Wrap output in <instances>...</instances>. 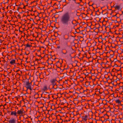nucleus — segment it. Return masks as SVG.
Wrapping results in <instances>:
<instances>
[{
  "label": "nucleus",
  "instance_id": "7c9ffc66",
  "mask_svg": "<svg viewBox=\"0 0 123 123\" xmlns=\"http://www.w3.org/2000/svg\"><path fill=\"white\" fill-rule=\"evenodd\" d=\"M28 117L30 118H31V116H30V117H29V116H28Z\"/></svg>",
  "mask_w": 123,
  "mask_h": 123
},
{
  "label": "nucleus",
  "instance_id": "72a5a7b5",
  "mask_svg": "<svg viewBox=\"0 0 123 123\" xmlns=\"http://www.w3.org/2000/svg\"><path fill=\"white\" fill-rule=\"evenodd\" d=\"M65 121H66L67 122L68 121V120H65Z\"/></svg>",
  "mask_w": 123,
  "mask_h": 123
},
{
  "label": "nucleus",
  "instance_id": "37998d69",
  "mask_svg": "<svg viewBox=\"0 0 123 123\" xmlns=\"http://www.w3.org/2000/svg\"><path fill=\"white\" fill-rule=\"evenodd\" d=\"M96 123H97V121H96Z\"/></svg>",
  "mask_w": 123,
  "mask_h": 123
},
{
  "label": "nucleus",
  "instance_id": "1a4fd4ad",
  "mask_svg": "<svg viewBox=\"0 0 123 123\" xmlns=\"http://www.w3.org/2000/svg\"><path fill=\"white\" fill-rule=\"evenodd\" d=\"M15 60L14 59L12 60L10 62V63L12 65H14L15 63Z\"/></svg>",
  "mask_w": 123,
  "mask_h": 123
},
{
  "label": "nucleus",
  "instance_id": "79ce46f5",
  "mask_svg": "<svg viewBox=\"0 0 123 123\" xmlns=\"http://www.w3.org/2000/svg\"><path fill=\"white\" fill-rule=\"evenodd\" d=\"M46 117L47 118V116H46Z\"/></svg>",
  "mask_w": 123,
  "mask_h": 123
},
{
  "label": "nucleus",
  "instance_id": "20e7f679",
  "mask_svg": "<svg viewBox=\"0 0 123 123\" xmlns=\"http://www.w3.org/2000/svg\"><path fill=\"white\" fill-rule=\"evenodd\" d=\"M56 81V78L53 79H51L50 82L53 86V87H54V86L56 85L55 82Z\"/></svg>",
  "mask_w": 123,
  "mask_h": 123
},
{
  "label": "nucleus",
  "instance_id": "423d86ee",
  "mask_svg": "<svg viewBox=\"0 0 123 123\" xmlns=\"http://www.w3.org/2000/svg\"><path fill=\"white\" fill-rule=\"evenodd\" d=\"M95 116V119L96 121H102V118H103V116H102L101 117H99V116Z\"/></svg>",
  "mask_w": 123,
  "mask_h": 123
},
{
  "label": "nucleus",
  "instance_id": "c03bdc74",
  "mask_svg": "<svg viewBox=\"0 0 123 123\" xmlns=\"http://www.w3.org/2000/svg\"><path fill=\"white\" fill-rule=\"evenodd\" d=\"M58 123H59V121H58Z\"/></svg>",
  "mask_w": 123,
  "mask_h": 123
},
{
  "label": "nucleus",
  "instance_id": "f257e3e1",
  "mask_svg": "<svg viewBox=\"0 0 123 123\" xmlns=\"http://www.w3.org/2000/svg\"><path fill=\"white\" fill-rule=\"evenodd\" d=\"M73 18L68 12L65 13L63 14L60 18V22L63 25H68L71 21L73 23Z\"/></svg>",
  "mask_w": 123,
  "mask_h": 123
},
{
  "label": "nucleus",
  "instance_id": "ea45409f",
  "mask_svg": "<svg viewBox=\"0 0 123 123\" xmlns=\"http://www.w3.org/2000/svg\"><path fill=\"white\" fill-rule=\"evenodd\" d=\"M59 116L60 117H61V118L62 117V116Z\"/></svg>",
  "mask_w": 123,
  "mask_h": 123
},
{
  "label": "nucleus",
  "instance_id": "6ab92c4d",
  "mask_svg": "<svg viewBox=\"0 0 123 123\" xmlns=\"http://www.w3.org/2000/svg\"><path fill=\"white\" fill-rule=\"evenodd\" d=\"M105 116H104L103 117V118H102V122H103V120H105Z\"/></svg>",
  "mask_w": 123,
  "mask_h": 123
},
{
  "label": "nucleus",
  "instance_id": "6e6552de",
  "mask_svg": "<svg viewBox=\"0 0 123 123\" xmlns=\"http://www.w3.org/2000/svg\"><path fill=\"white\" fill-rule=\"evenodd\" d=\"M23 113L24 110L23 108L21 109L20 110L18 111H17V113L19 115H22Z\"/></svg>",
  "mask_w": 123,
  "mask_h": 123
},
{
  "label": "nucleus",
  "instance_id": "39448f33",
  "mask_svg": "<svg viewBox=\"0 0 123 123\" xmlns=\"http://www.w3.org/2000/svg\"><path fill=\"white\" fill-rule=\"evenodd\" d=\"M81 118L82 121H84L85 122L86 121L88 118L87 116H80V118Z\"/></svg>",
  "mask_w": 123,
  "mask_h": 123
},
{
  "label": "nucleus",
  "instance_id": "aec40b11",
  "mask_svg": "<svg viewBox=\"0 0 123 123\" xmlns=\"http://www.w3.org/2000/svg\"><path fill=\"white\" fill-rule=\"evenodd\" d=\"M67 53V52L66 51V52L65 53H63V54H64L66 55V54H67V53Z\"/></svg>",
  "mask_w": 123,
  "mask_h": 123
},
{
  "label": "nucleus",
  "instance_id": "a878e982",
  "mask_svg": "<svg viewBox=\"0 0 123 123\" xmlns=\"http://www.w3.org/2000/svg\"><path fill=\"white\" fill-rule=\"evenodd\" d=\"M57 48H58V49H59L60 48V46H58L57 47Z\"/></svg>",
  "mask_w": 123,
  "mask_h": 123
},
{
  "label": "nucleus",
  "instance_id": "393cba45",
  "mask_svg": "<svg viewBox=\"0 0 123 123\" xmlns=\"http://www.w3.org/2000/svg\"><path fill=\"white\" fill-rule=\"evenodd\" d=\"M60 120H62V122H61V123H62V122H63V120H62V119L61 118L60 119Z\"/></svg>",
  "mask_w": 123,
  "mask_h": 123
},
{
  "label": "nucleus",
  "instance_id": "09e8293b",
  "mask_svg": "<svg viewBox=\"0 0 123 123\" xmlns=\"http://www.w3.org/2000/svg\"><path fill=\"white\" fill-rule=\"evenodd\" d=\"M123 13V12H122Z\"/></svg>",
  "mask_w": 123,
  "mask_h": 123
},
{
  "label": "nucleus",
  "instance_id": "473e14b6",
  "mask_svg": "<svg viewBox=\"0 0 123 123\" xmlns=\"http://www.w3.org/2000/svg\"><path fill=\"white\" fill-rule=\"evenodd\" d=\"M66 116V117H65V118H66V117H68V116Z\"/></svg>",
  "mask_w": 123,
  "mask_h": 123
},
{
  "label": "nucleus",
  "instance_id": "49530a36",
  "mask_svg": "<svg viewBox=\"0 0 123 123\" xmlns=\"http://www.w3.org/2000/svg\"><path fill=\"white\" fill-rule=\"evenodd\" d=\"M106 114H105V115H104L105 116Z\"/></svg>",
  "mask_w": 123,
  "mask_h": 123
},
{
  "label": "nucleus",
  "instance_id": "f3484780",
  "mask_svg": "<svg viewBox=\"0 0 123 123\" xmlns=\"http://www.w3.org/2000/svg\"><path fill=\"white\" fill-rule=\"evenodd\" d=\"M43 117L42 116L40 117V118H39V119H41V121H42L43 120Z\"/></svg>",
  "mask_w": 123,
  "mask_h": 123
},
{
  "label": "nucleus",
  "instance_id": "e433bc0d",
  "mask_svg": "<svg viewBox=\"0 0 123 123\" xmlns=\"http://www.w3.org/2000/svg\"><path fill=\"white\" fill-rule=\"evenodd\" d=\"M88 118L89 119V120L90 119H92V118H88Z\"/></svg>",
  "mask_w": 123,
  "mask_h": 123
},
{
  "label": "nucleus",
  "instance_id": "c756f323",
  "mask_svg": "<svg viewBox=\"0 0 123 123\" xmlns=\"http://www.w3.org/2000/svg\"><path fill=\"white\" fill-rule=\"evenodd\" d=\"M120 119H123V117L122 118H121Z\"/></svg>",
  "mask_w": 123,
  "mask_h": 123
},
{
  "label": "nucleus",
  "instance_id": "58836bf2",
  "mask_svg": "<svg viewBox=\"0 0 123 123\" xmlns=\"http://www.w3.org/2000/svg\"><path fill=\"white\" fill-rule=\"evenodd\" d=\"M71 118H74V116H73V117H72Z\"/></svg>",
  "mask_w": 123,
  "mask_h": 123
},
{
  "label": "nucleus",
  "instance_id": "412c9836",
  "mask_svg": "<svg viewBox=\"0 0 123 123\" xmlns=\"http://www.w3.org/2000/svg\"><path fill=\"white\" fill-rule=\"evenodd\" d=\"M41 121V120H38V121L37 122L38 123V122H39L40 123V121Z\"/></svg>",
  "mask_w": 123,
  "mask_h": 123
},
{
  "label": "nucleus",
  "instance_id": "a18cd8bd",
  "mask_svg": "<svg viewBox=\"0 0 123 123\" xmlns=\"http://www.w3.org/2000/svg\"><path fill=\"white\" fill-rule=\"evenodd\" d=\"M108 116V117H109V116Z\"/></svg>",
  "mask_w": 123,
  "mask_h": 123
},
{
  "label": "nucleus",
  "instance_id": "cd10ccee",
  "mask_svg": "<svg viewBox=\"0 0 123 123\" xmlns=\"http://www.w3.org/2000/svg\"><path fill=\"white\" fill-rule=\"evenodd\" d=\"M26 46H27V47H29V44H27V45H26Z\"/></svg>",
  "mask_w": 123,
  "mask_h": 123
},
{
  "label": "nucleus",
  "instance_id": "f704fd0d",
  "mask_svg": "<svg viewBox=\"0 0 123 123\" xmlns=\"http://www.w3.org/2000/svg\"><path fill=\"white\" fill-rule=\"evenodd\" d=\"M43 118H45V119H46V118L45 117H43Z\"/></svg>",
  "mask_w": 123,
  "mask_h": 123
},
{
  "label": "nucleus",
  "instance_id": "b1692460",
  "mask_svg": "<svg viewBox=\"0 0 123 123\" xmlns=\"http://www.w3.org/2000/svg\"><path fill=\"white\" fill-rule=\"evenodd\" d=\"M28 117H26L25 118V120H27V119H28Z\"/></svg>",
  "mask_w": 123,
  "mask_h": 123
},
{
  "label": "nucleus",
  "instance_id": "de8ad7c7",
  "mask_svg": "<svg viewBox=\"0 0 123 123\" xmlns=\"http://www.w3.org/2000/svg\"><path fill=\"white\" fill-rule=\"evenodd\" d=\"M64 116H62V117H64Z\"/></svg>",
  "mask_w": 123,
  "mask_h": 123
},
{
  "label": "nucleus",
  "instance_id": "0eeeda50",
  "mask_svg": "<svg viewBox=\"0 0 123 123\" xmlns=\"http://www.w3.org/2000/svg\"><path fill=\"white\" fill-rule=\"evenodd\" d=\"M26 87L27 89H29L31 90H32V88H31L30 83L28 82L27 83H26Z\"/></svg>",
  "mask_w": 123,
  "mask_h": 123
},
{
  "label": "nucleus",
  "instance_id": "2f4dec72",
  "mask_svg": "<svg viewBox=\"0 0 123 123\" xmlns=\"http://www.w3.org/2000/svg\"><path fill=\"white\" fill-rule=\"evenodd\" d=\"M119 123H121V122H120L121 121H120V120H119Z\"/></svg>",
  "mask_w": 123,
  "mask_h": 123
},
{
  "label": "nucleus",
  "instance_id": "4468645a",
  "mask_svg": "<svg viewBox=\"0 0 123 123\" xmlns=\"http://www.w3.org/2000/svg\"><path fill=\"white\" fill-rule=\"evenodd\" d=\"M11 114L12 115H15L16 114V113L13 112H12L11 113Z\"/></svg>",
  "mask_w": 123,
  "mask_h": 123
},
{
  "label": "nucleus",
  "instance_id": "5701e85b",
  "mask_svg": "<svg viewBox=\"0 0 123 123\" xmlns=\"http://www.w3.org/2000/svg\"><path fill=\"white\" fill-rule=\"evenodd\" d=\"M71 119H70V118H69V119L68 120V121H70V120H71Z\"/></svg>",
  "mask_w": 123,
  "mask_h": 123
},
{
  "label": "nucleus",
  "instance_id": "c85d7f7f",
  "mask_svg": "<svg viewBox=\"0 0 123 123\" xmlns=\"http://www.w3.org/2000/svg\"><path fill=\"white\" fill-rule=\"evenodd\" d=\"M108 119H109V118H107V119H105L106 120V121H107V120H108Z\"/></svg>",
  "mask_w": 123,
  "mask_h": 123
},
{
  "label": "nucleus",
  "instance_id": "f03ea898",
  "mask_svg": "<svg viewBox=\"0 0 123 123\" xmlns=\"http://www.w3.org/2000/svg\"><path fill=\"white\" fill-rule=\"evenodd\" d=\"M17 116L16 117H11L8 120H7V121L8 123H16L18 119L17 118Z\"/></svg>",
  "mask_w": 123,
  "mask_h": 123
},
{
  "label": "nucleus",
  "instance_id": "9d476101",
  "mask_svg": "<svg viewBox=\"0 0 123 123\" xmlns=\"http://www.w3.org/2000/svg\"><path fill=\"white\" fill-rule=\"evenodd\" d=\"M115 8L116 9L118 10L121 9H120V6H116L115 7Z\"/></svg>",
  "mask_w": 123,
  "mask_h": 123
},
{
  "label": "nucleus",
  "instance_id": "4c0bfd02",
  "mask_svg": "<svg viewBox=\"0 0 123 123\" xmlns=\"http://www.w3.org/2000/svg\"><path fill=\"white\" fill-rule=\"evenodd\" d=\"M112 120H116V119H115L114 120L112 119Z\"/></svg>",
  "mask_w": 123,
  "mask_h": 123
},
{
  "label": "nucleus",
  "instance_id": "a211bd4d",
  "mask_svg": "<svg viewBox=\"0 0 123 123\" xmlns=\"http://www.w3.org/2000/svg\"><path fill=\"white\" fill-rule=\"evenodd\" d=\"M6 119H10V117H8V116H6Z\"/></svg>",
  "mask_w": 123,
  "mask_h": 123
},
{
  "label": "nucleus",
  "instance_id": "7ed1b4c3",
  "mask_svg": "<svg viewBox=\"0 0 123 123\" xmlns=\"http://www.w3.org/2000/svg\"><path fill=\"white\" fill-rule=\"evenodd\" d=\"M64 49L66 50L67 53H70L72 50V48L68 45H66V46L65 48Z\"/></svg>",
  "mask_w": 123,
  "mask_h": 123
},
{
  "label": "nucleus",
  "instance_id": "9b49d317",
  "mask_svg": "<svg viewBox=\"0 0 123 123\" xmlns=\"http://www.w3.org/2000/svg\"><path fill=\"white\" fill-rule=\"evenodd\" d=\"M116 102L118 103H120V101L118 99L116 100Z\"/></svg>",
  "mask_w": 123,
  "mask_h": 123
},
{
  "label": "nucleus",
  "instance_id": "c9c22d12",
  "mask_svg": "<svg viewBox=\"0 0 123 123\" xmlns=\"http://www.w3.org/2000/svg\"><path fill=\"white\" fill-rule=\"evenodd\" d=\"M43 118H45V119H46V118L45 117H43Z\"/></svg>",
  "mask_w": 123,
  "mask_h": 123
},
{
  "label": "nucleus",
  "instance_id": "dca6fc26",
  "mask_svg": "<svg viewBox=\"0 0 123 123\" xmlns=\"http://www.w3.org/2000/svg\"><path fill=\"white\" fill-rule=\"evenodd\" d=\"M24 116H20V117H19V118L20 119H21V118L22 117H23L24 119L25 118V117H24Z\"/></svg>",
  "mask_w": 123,
  "mask_h": 123
},
{
  "label": "nucleus",
  "instance_id": "2eb2a0df",
  "mask_svg": "<svg viewBox=\"0 0 123 123\" xmlns=\"http://www.w3.org/2000/svg\"><path fill=\"white\" fill-rule=\"evenodd\" d=\"M52 116H49V117H48V119H49V121H51L52 120H51L50 119V118L52 117Z\"/></svg>",
  "mask_w": 123,
  "mask_h": 123
},
{
  "label": "nucleus",
  "instance_id": "ddd939ff",
  "mask_svg": "<svg viewBox=\"0 0 123 123\" xmlns=\"http://www.w3.org/2000/svg\"><path fill=\"white\" fill-rule=\"evenodd\" d=\"M47 87L46 86H44L43 87V89L44 90H47Z\"/></svg>",
  "mask_w": 123,
  "mask_h": 123
},
{
  "label": "nucleus",
  "instance_id": "f8f14e48",
  "mask_svg": "<svg viewBox=\"0 0 123 123\" xmlns=\"http://www.w3.org/2000/svg\"><path fill=\"white\" fill-rule=\"evenodd\" d=\"M41 116H37V117H34V119H35V118H37V119H38L39 120V118H40Z\"/></svg>",
  "mask_w": 123,
  "mask_h": 123
},
{
  "label": "nucleus",
  "instance_id": "4be33fe9",
  "mask_svg": "<svg viewBox=\"0 0 123 123\" xmlns=\"http://www.w3.org/2000/svg\"><path fill=\"white\" fill-rule=\"evenodd\" d=\"M80 118V117L77 118V120L78 121H79Z\"/></svg>",
  "mask_w": 123,
  "mask_h": 123
},
{
  "label": "nucleus",
  "instance_id": "bb28decb",
  "mask_svg": "<svg viewBox=\"0 0 123 123\" xmlns=\"http://www.w3.org/2000/svg\"><path fill=\"white\" fill-rule=\"evenodd\" d=\"M31 120H32V119H33V118L32 117H31Z\"/></svg>",
  "mask_w": 123,
  "mask_h": 123
},
{
  "label": "nucleus",
  "instance_id": "a19ab883",
  "mask_svg": "<svg viewBox=\"0 0 123 123\" xmlns=\"http://www.w3.org/2000/svg\"><path fill=\"white\" fill-rule=\"evenodd\" d=\"M70 117H71V116H70Z\"/></svg>",
  "mask_w": 123,
  "mask_h": 123
}]
</instances>
